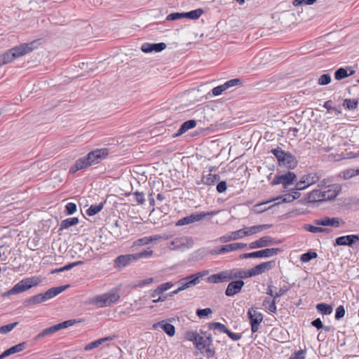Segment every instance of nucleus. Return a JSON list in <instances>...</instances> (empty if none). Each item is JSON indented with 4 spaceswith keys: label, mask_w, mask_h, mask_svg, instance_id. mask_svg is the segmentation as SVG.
<instances>
[{
    "label": "nucleus",
    "mask_w": 359,
    "mask_h": 359,
    "mask_svg": "<svg viewBox=\"0 0 359 359\" xmlns=\"http://www.w3.org/2000/svg\"><path fill=\"white\" fill-rule=\"evenodd\" d=\"M271 153L276 158L280 167L286 168L288 170H294L298 165L297 158L289 151H285L281 148L272 149Z\"/></svg>",
    "instance_id": "nucleus-3"
},
{
    "label": "nucleus",
    "mask_w": 359,
    "mask_h": 359,
    "mask_svg": "<svg viewBox=\"0 0 359 359\" xmlns=\"http://www.w3.org/2000/svg\"><path fill=\"white\" fill-rule=\"evenodd\" d=\"M77 210L76 204L74 203H68L65 205V212L68 215H72Z\"/></svg>",
    "instance_id": "nucleus-55"
},
{
    "label": "nucleus",
    "mask_w": 359,
    "mask_h": 359,
    "mask_svg": "<svg viewBox=\"0 0 359 359\" xmlns=\"http://www.w3.org/2000/svg\"><path fill=\"white\" fill-rule=\"evenodd\" d=\"M183 18L182 13H172L167 15L166 20L173 21Z\"/></svg>",
    "instance_id": "nucleus-61"
},
{
    "label": "nucleus",
    "mask_w": 359,
    "mask_h": 359,
    "mask_svg": "<svg viewBox=\"0 0 359 359\" xmlns=\"http://www.w3.org/2000/svg\"><path fill=\"white\" fill-rule=\"evenodd\" d=\"M105 203V201L101 202L99 204H93L91 205L87 210H86V214L88 216H94L98 212H100L104 208V205Z\"/></svg>",
    "instance_id": "nucleus-36"
},
{
    "label": "nucleus",
    "mask_w": 359,
    "mask_h": 359,
    "mask_svg": "<svg viewBox=\"0 0 359 359\" xmlns=\"http://www.w3.org/2000/svg\"><path fill=\"white\" fill-rule=\"evenodd\" d=\"M194 346L196 349L203 353L206 358H213L215 355V350L213 347V339L210 333L207 335L206 338L198 334Z\"/></svg>",
    "instance_id": "nucleus-4"
},
{
    "label": "nucleus",
    "mask_w": 359,
    "mask_h": 359,
    "mask_svg": "<svg viewBox=\"0 0 359 359\" xmlns=\"http://www.w3.org/2000/svg\"><path fill=\"white\" fill-rule=\"evenodd\" d=\"M317 257V252L313 250H310L301 255L300 260L302 262L306 263L310 262L311 259L316 258Z\"/></svg>",
    "instance_id": "nucleus-44"
},
{
    "label": "nucleus",
    "mask_w": 359,
    "mask_h": 359,
    "mask_svg": "<svg viewBox=\"0 0 359 359\" xmlns=\"http://www.w3.org/2000/svg\"><path fill=\"white\" fill-rule=\"evenodd\" d=\"M359 241L358 234H351L347 236H342L337 238L334 243V245H347L352 246Z\"/></svg>",
    "instance_id": "nucleus-13"
},
{
    "label": "nucleus",
    "mask_w": 359,
    "mask_h": 359,
    "mask_svg": "<svg viewBox=\"0 0 359 359\" xmlns=\"http://www.w3.org/2000/svg\"><path fill=\"white\" fill-rule=\"evenodd\" d=\"M116 336H108L106 337H103L101 339H99L97 340H95L94 341H92L88 344H86L84 347V350L86 351H90L93 348L99 347L101 344H102L104 342L112 341L115 339Z\"/></svg>",
    "instance_id": "nucleus-26"
},
{
    "label": "nucleus",
    "mask_w": 359,
    "mask_h": 359,
    "mask_svg": "<svg viewBox=\"0 0 359 359\" xmlns=\"http://www.w3.org/2000/svg\"><path fill=\"white\" fill-rule=\"evenodd\" d=\"M42 282V278L39 276H32L24 278L15 284L8 292V294H14L26 291L31 287L37 285Z\"/></svg>",
    "instance_id": "nucleus-5"
},
{
    "label": "nucleus",
    "mask_w": 359,
    "mask_h": 359,
    "mask_svg": "<svg viewBox=\"0 0 359 359\" xmlns=\"http://www.w3.org/2000/svg\"><path fill=\"white\" fill-rule=\"evenodd\" d=\"M220 177L219 175H212L209 173L207 175H203L202 177V182L206 185H213L217 181L219 180Z\"/></svg>",
    "instance_id": "nucleus-41"
},
{
    "label": "nucleus",
    "mask_w": 359,
    "mask_h": 359,
    "mask_svg": "<svg viewBox=\"0 0 359 359\" xmlns=\"http://www.w3.org/2000/svg\"><path fill=\"white\" fill-rule=\"evenodd\" d=\"M74 267V262H72V263H69L62 267L57 268V269H48V271L49 274H53L55 273H60V272H62L65 271L70 270Z\"/></svg>",
    "instance_id": "nucleus-46"
},
{
    "label": "nucleus",
    "mask_w": 359,
    "mask_h": 359,
    "mask_svg": "<svg viewBox=\"0 0 359 359\" xmlns=\"http://www.w3.org/2000/svg\"><path fill=\"white\" fill-rule=\"evenodd\" d=\"M271 227H272V224H269L252 226L249 228H247L246 230L244 229V235H245V236H247L255 234L262 231L269 229Z\"/></svg>",
    "instance_id": "nucleus-27"
},
{
    "label": "nucleus",
    "mask_w": 359,
    "mask_h": 359,
    "mask_svg": "<svg viewBox=\"0 0 359 359\" xmlns=\"http://www.w3.org/2000/svg\"><path fill=\"white\" fill-rule=\"evenodd\" d=\"M297 176L294 172L287 171L286 173L281 175L282 184L284 189H287L288 186L292 184L296 180Z\"/></svg>",
    "instance_id": "nucleus-28"
},
{
    "label": "nucleus",
    "mask_w": 359,
    "mask_h": 359,
    "mask_svg": "<svg viewBox=\"0 0 359 359\" xmlns=\"http://www.w3.org/2000/svg\"><path fill=\"white\" fill-rule=\"evenodd\" d=\"M245 283L243 280H236L231 281L225 290V294L227 297H233L235 294L239 293L243 287L244 286Z\"/></svg>",
    "instance_id": "nucleus-12"
},
{
    "label": "nucleus",
    "mask_w": 359,
    "mask_h": 359,
    "mask_svg": "<svg viewBox=\"0 0 359 359\" xmlns=\"http://www.w3.org/2000/svg\"><path fill=\"white\" fill-rule=\"evenodd\" d=\"M210 330L218 331L221 333H226L228 328L222 323L219 322H212L208 324Z\"/></svg>",
    "instance_id": "nucleus-37"
},
{
    "label": "nucleus",
    "mask_w": 359,
    "mask_h": 359,
    "mask_svg": "<svg viewBox=\"0 0 359 359\" xmlns=\"http://www.w3.org/2000/svg\"><path fill=\"white\" fill-rule=\"evenodd\" d=\"M317 311L323 315H330L332 313L333 308L326 303H319L316 305Z\"/></svg>",
    "instance_id": "nucleus-39"
},
{
    "label": "nucleus",
    "mask_w": 359,
    "mask_h": 359,
    "mask_svg": "<svg viewBox=\"0 0 359 359\" xmlns=\"http://www.w3.org/2000/svg\"><path fill=\"white\" fill-rule=\"evenodd\" d=\"M321 198H323L322 191L318 189H314L310 193L307 194L306 197L301 199L300 201L302 204L322 203L323 201H321Z\"/></svg>",
    "instance_id": "nucleus-17"
},
{
    "label": "nucleus",
    "mask_w": 359,
    "mask_h": 359,
    "mask_svg": "<svg viewBox=\"0 0 359 359\" xmlns=\"http://www.w3.org/2000/svg\"><path fill=\"white\" fill-rule=\"evenodd\" d=\"M322 194H323V198H321V201H323V202L327 201H332L337 197V196L339 194V190L336 191V190L328 189L327 191H322Z\"/></svg>",
    "instance_id": "nucleus-42"
},
{
    "label": "nucleus",
    "mask_w": 359,
    "mask_h": 359,
    "mask_svg": "<svg viewBox=\"0 0 359 359\" xmlns=\"http://www.w3.org/2000/svg\"><path fill=\"white\" fill-rule=\"evenodd\" d=\"M69 287V285L51 287L46 290V299H51L60 294Z\"/></svg>",
    "instance_id": "nucleus-29"
},
{
    "label": "nucleus",
    "mask_w": 359,
    "mask_h": 359,
    "mask_svg": "<svg viewBox=\"0 0 359 359\" xmlns=\"http://www.w3.org/2000/svg\"><path fill=\"white\" fill-rule=\"evenodd\" d=\"M304 229L311 232V233H330L331 232V229L327 228H323L320 226H316L309 224H306L304 225Z\"/></svg>",
    "instance_id": "nucleus-35"
},
{
    "label": "nucleus",
    "mask_w": 359,
    "mask_h": 359,
    "mask_svg": "<svg viewBox=\"0 0 359 359\" xmlns=\"http://www.w3.org/2000/svg\"><path fill=\"white\" fill-rule=\"evenodd\" d=\"M248 317L251 325L252 332H257L260 323L263 320V315L260 312L257 311L255 308H251L248 311Z\"/></svg>",
    "instance_id": "nucleus-9"
},
{
    "label": "nucleus",
    "mask_w": 359,
    "mask_h": 359,
    "mask_svg": "<svg viewBox=\"0 0 359 359\" xmlns=\"http://www.w3.org/2000/svg\"><path fill=\"white\" fill-rule=\"evenodd\" d=\"M304 180L305 184L308 187L316 183L319 180V177L316 173H309L302 177Z\"/></svg>",
    "instance_id": "nucleus-40"
},
{
    "label": "nucleus",
    "mask_w": 359,
    "mask_h": 359,
    "mask_svg": "<svg viewBox=\"0 0 359 359\" xmlns=\"http://www.w3.org/2000/svg\"><path fill=\"white\" fill-rule=\"evenodd\" d=\"M226 90V89L224 85L222 84V85H219L218 86L213 88V89L212 90V93L213 95L218 96V95H220Z\"/></svg>",
    "instance_id": "nucleus-62"
},
{
    "label": "nucleus",
    "mask_w": 359,
    "mask_h": 359,
    "mask_svg": "<svg viewBox=\"0 0 359 359\" xmlns=\"http://www.w3.org/2000/svg\"><path fill=\"white\" fill-rule=\"evenodd\" d=\"M247 247L246 243H233L230 244H226L224 245H221L219 247V252L220 254H224L226 252H232L237 250L238 249H243Z\"/></svg>",
    "instance_id": "nucleus-24"
},
{
    "label": "nucleus",
    "mask_w": 359,
    "mask_h": 359,
    "mask_svg": "<svg viewBox=\"0 0 359 359\" xmlns=\"http://www.w3.org/2000/svg\"><path fill=\"white\" fill-rule=\"evenodd\" d=\"M45 40L43 38H40L29 43H21L0 55V59L3 65L8 64L15 59L25 55L39 47L42 46Z\"/></svg>",
    "instance_id": "nucleus-2"
},
{
    "label": "nucleus",
    "mask_w": 359,
    "mask_h": 359,
    "mask_svg": "<svg viewBox=\"0 0 359 359\" xmlns=\"http://www.w3.org/2000/svg\"><path fill=\"white\" fill-rule=\"evenodd\" d=\"M306 351L299 350L297 352L294 353L290 357L291 359H305Z\"/></svg>",
    "instance_id": "nucleus-64"
},
{
    "label": "nucleus",
    "mask_w": 359,
    "mask_h": 359,
    "mask_svg": "<svg viewBox=\"0 0 359 359\" xmlns=\"http://www.w3.org/2000/svg\"><path fill=\"white\" fill-rule=\"evenodd\" d=\"M355 73V71L351 67L347 66L337 69L334 72V76L335 80L340 81L353 75Z\"/></svg>",
    "instance_id": "nucleus-19"
},
{
    "label": "nucleus",
    "mask_w": 359,
    "mask_h": 359,
    "mask_svg": "<svg viewBox=\"0 0 359 359\" xmlns=\"http://www.w3.org/2000/svg\"><path fill=\"white\" fill-rule=\"evenodd\" d=\"M278 199H281L282 203H291L294 201L292 199V194L290 193L280 196L277 197L276 198L273 199L272 201H275V200H278Z\"/></svg>",
    "instance_id": "nucleus-59"
},
{
    "label": "nucleus",
    "mask_w": 359,
    "mask_h": 359,
    "mask_svg": "<svg viewBox=\"0 0 359 359\" xmlns=\"http://www.w3.org/2000/svg\"><path fill=\"white\" fill-rule=\"evenodd\" d=\"M79 222L78 217H69L62 221L58 231L67 229L72 226L76 225Z\"/></svg>",
    "instance_id": "nucleus-33"
},
{
    "label": "nucleus",
    "mask_w": 359,
    "mask_h": 359,
    "mask_svg": "<svg viewBox=\"0 0 359 359\" xmlns=\"http://www.w3.org/2000/svg\"><path fill=\"white\" fill-rule=\"evenodd\" d=\"M314 224L318 226L339 227L344 222L339 217H325L317 219L313 221Z\"/></svg>",
    "instance_id": "nucleus-11"
},
{
    "label": "nucleus",
    "mask_w": 359,
    "mask_h": 359,
    "mask_svg": "<svg viewBox=\"0 0 359 359\" xmlns=\"http://www.w3.org/2000/svg\"><path fill=\"white\" fill-rule=\"evenodd\" d=\"M280 241H277L276 238H273L271 236H263L259 239L253 241L249 244L250 249H256V248H262L268 247L272 245H276L279 243Z\"/></svg>",
    "instance_id": "nucleus-10"
},
{
    "label": "nucleus",
    "mask_w": 359,
    "mask_h": 359,
    "mask_svg": "<svg viewBox=\"0 0 359 359\" xmlns=\"http://www.w3.org/2000/svg\"><path fill=\"white\" fill-rule=\"evenodd\" d=\"M79 322H81V320H76V319H72V320H65L64 322H62V323H58V327L60 330H62V329H65V328H67L70 326H72L74 325V324L77 323H79Z\"/></svg>",
    "instance_id": "nucleus-51"
},
{
    "label": "nucleus",
    "mask_w": 359,
    "mask_h": 359,
    "mask_svg": "<svg viewBox=\"0 0 359 359\" xmlns=\"http://www.w3.org/2000/svg\"><path fill=\"white\" fill-rule=\"evenodd\" d=\"M208 283H219L231 280L229 270L212 274L207 278Z\"/></svg>",
    "instance_id": "nucleus-18"
},
{
    "label": "nucleus",
    "mask_w": 359,
    "mask_h": 359,
    "mask_svg": "<svg viewBox=\"0 0 359 359\" xmlns=\"http://www.w3.org/2000/svg\"><path fill=\"white\" fill-rule=\"evenodd\" d=\"M208 270L197 272L196 273L191 274L180 279L178 283L180 285L181 290H186L191 286H194L200 283V279L208 274Z\"/></svg>",
    "instance_id": "nucleus-7"
},
{
    "label": "nucleus",
    "mask_w": 359,
    "mask_h": 359,
    "mask_svg": "<svg viewBox=\"0 0 359 359\" xmlns=\"http://www.w3.org/2000/svg\"><path fill=\"white\" fill-rule=\"evenodd\" d=\"M244 236V229H239L219 237V241L221 243H228L231 241H236Z\"/></svg>",
    "instance_id": "nucleus-23"
},
{
    "label": "nucleus",
    "mask_w": 359,
    "mask_h": 359,
    "mask_svg": "<svg viewBox=\"0 0 359 359\" xmlns=\"http://www.w3.org/2000/svg\"><path fill=\"white\" fill-rule=\"evenodd\" d=\"M198 334V333L197 332L187 331L184 333V338L188 341H193V343L194 344L195 341H196Z\"/></svg>",
    "instance_id": "nucleus-56"
},
{
    "label": "nucleus",
    "mask_w": 359,
    "mask_h": 359,
    "mask_svg": "<svg viewBox=\"0 0 359 359\" xmlns=\"http://www.w3.org/2000/svg\"><path fill=\"white\" fill-rule=\"evenodd\" d=\"M345 315V309L344 306H339L335 311L334 318L337 320L341 319Z\"/></svg>",
    "instance_id": "nucleus-57"
},
{
    "label": "nucleus",
    "mask_w": 359,
    "mask_h": 359,
    "mask_svg": "<svg viewBox=\"0 0 359 359\" xmlns=\"http://www.w3.org/2000/svg\"><path fill=\"white\" fill-rule=\"evenodd\" d=\"M133 195L135 196V201H137V203L138 204L142 205L144 203L145 198H144V194L143 192H140L138 191H136L135 192L133 193Z\"/></svg>",
    "instance_id": "nucleus-58"
},
{
    "label": "nucleus",
    "mask_w": 359,
    "mask_h": 359,
    "mask_svg": "<svg viewBox=\"0 0 359 359\" xmlns=\"http://www.w3.org/2000/svg\"><path fill=\"white\" fill-rule=\"evenodd\" d=\"M229 272L230 276V280H233L236 278L242 280L252 277V276L250 274V270L245 271L242 269L235 268L229 270Z\"/></svg>",
    "instance_id": "nucleus-21"
},
{
    "label": "nucleus",
    "mask_w": 359,
    "mask_h": 359,
    "mask_svg": "<svg viewBox=\"0 0 359 359\" xmlns=\"http://www.w3.org/2000/svg\"><path fill=\"white\" fill-rule=\"evenodd\" d=\"M359 175V168L357 169H346L340 173V176L344 180H348Z\"/></svg>",
    "instance_id": "nucleus-43"
},
{
    "label": "nucleus",
    "mask_w": 359,
    "mask_h": 359,
    "mask_svg": "<svg viewBox=\"0 0 359 359\" xmlns=\"http://www.w3.org/2000/svg\"><path fill=\"white\" fill-rule=\"evenodd\" d=\"M243 83V80L239 78L232 79L226 81L224 85L227 90L228 88L236 86H241Z\"/></svg>",
    "instance_id": "nucleus-48"
},
{
    "label": "nucleus",
    "mask_w": 359,
    "mask_h": 359,
    "mask_svg": "<svg viewBox=\"0 0 359 359\" xmlns=\"http://www.w3.org/2000/svg\"><path fill=\"white\" fill-rule=\"evenodd\" d=\"M212 313V310L210 308L198 309L196 311V314L199 318H204Z\"/></svg>",
    "instance_id": "nucleus-50"
},
{
    "label": "nucleus",
    "mask_w": 359,
    "mask_h": 359,
    "mask_svg": "<svg viewBox=\"0 0 359 359\" xmlns=\"http://www.w3.org/2000/svg\"><path fill=\"white\" fill-rule=\"evenodd\" d=\"M167 46L165 43H144L141 46V50L145 53H149L153 51L159 53L166 48Z\"/></svg>",
    "instance_id": "nucleus-16"
},
{
    "label": "nucleus",
    "mask_w": 359,
    "mask_h": 359,
    "mask_svg": "<svg viewBox=\"0 0 359 359\" xmlns=\"http://www.w3.org/2000/svg\"><path fill=\"white\" fill-rule=\"evenodd\" d=\"M27 344L26 341L19 343L15 346H13L11 347L8 348L6 350H5L4 351L5 355H6L8 357L14 353L21 352V351H24L27 348Z\"/></svg>",
    "instance_id": "nucleus-30"
},
{
    "label": "nucleus",
    "mask_w": 359,
    "mask_h": 359,
    "mask_svg": "<svg viewBox=\"0 0 359 359\" xmlns=\"http://www.w3.org/2000/svg\"><path fill=\"white\" fill-rule=\"evenodd\" d=\"M109 154V149L107 147L93 149L86 156L79 158L70 167L69 172L74 174L79 170H83L98 164L106 159Z\"/></svg>",
    "instance_id": "nucleus-1"
},
{
    "label": "nucleus",
    "mask_w": 359,
    "mask_h": 359,
    "mask_svg": "<svg viewBox=\"0 0 359 359\" xmlns=\"http://www.w3.org/2000/svg\"><path fill=\"white\" fill-rule=\"evenodd\" d=\"M133 261H136L134 254L120 255L115 259L114 265L116 267L122 268L127 266Z\"/></svg>",
    "instance_id": "nucleus-20"
},
{
    "label": "nucleus",
    "mask_w": 359,
    "mask_h": 359,
    "mask_svg": "<svg viewBox=\"0 0 359 359\" xmlns=\"http://www.w3.org/2000/svg\"><path fill=\"white\" fill-rule=\"evenodd\" d=\"M158 238H159L158 236H146V237H143V238L138 239L136 241V243L138 245H145L150 243L153 241L157 240Z\"/></svg>",
    "instance_id": "nucleus-47"
},
{
    "label": "nucleus",
    "mask_w": 359,
    "mask_h": 359,
    "mask_svg": "<svg viewBox=\"0 0 359 359\" xmlns=\"http://www.w3.org/2000/svg\"><path fill=\"white\" fill-rule=\"evenodd\" d=\"M269 201H266L264 203H262L259 204H257L254 206V210L257 213L263 212L269 209H270L271 207H273L275 205H278L280 203H275L274 205L270 206V207H266L265 205H266Z\"/></svg>",
    "instance_id": "nucleus-49"
},
{
    "label": "nucleus",
    "mask_w": 359,
    "mask_h": 359,
    "mask_svg": "<svg viewBox=\"0 0 359 359\" xmlns=\"http://www.w3.org/2000/svg\"><path fill=\"white\" fill-rule=\"evenodd\" d=\"M18 324V322L13 323H9L0 327V333L1 334H7L11 330H13Z\"/></svg>",
    "instance_id": "nucleus-52"
},
{
    "label": "nucleus",
    "mask_w": 359,
    "mask_h": 359,
    "mask_svg": "<svg viewBox=\"0 0 359 359\" xmlns=\"http://www.w3.org/2000/svg\"><path fill=\"white\" fill-rule=\"evenodd\" d=\"M154 278H149L144 280H139L136 285H134V287H142L145 285H147L151 283H153Z\"/></svg>",
    "instance_id": "nucleus-63"
},
{
    "label": "nucleus",
    "mask_w": 359,
    "mask_h": 359,
    "mask_svg": "<svg viewBox=\"0 0 359 359\" xmlns=\"http://www.w3.org/2000/svg\"><path fill=\"white\" fill-rule=\"evenodd\" d=\"M74 267V262H72V263H69L62 267L57 268V269H48V271L49 274H53L55 273H60V272H62L65 271L70 270Z\"/></svg>",
    "instance_id": "nucleus-45"
},
{
    "label": "nucleus",
    "mask_w": 359,
    "mask_h": 359,
    "mask_svg": "<svg viewBox=\"0 0 359 359\" xmlns=\"http://www.w3.org/2000/svg\"><path fill=\"white\" fill-rule=\"evenodd\" d=\"M153 327L156 329L161 327L169 337H173L175 334V327L173 325L167 323L165 320H161L153 325Z\"/></svg>",
    "instance_id": "nucleus-22"
},
{
    "label": "nucleus",
    "mask_w": 359,
    "mask_h": 359,
    "mask_svg": "<svg viewBox=\"0 0 359 359\" xmlns=\"http://www.w3.org/2000/svg\"><path fill=\"white\" fill-rule=\"evenodd\" d=\"M219 211H210V212H201L198 213H193L189 216L184 217L180 219H179L176 223L175 226H184L192 224L195 222H198L206 216H213L217 215Z\"/></svg>",
    "instance_id": "nucleus-8"
},
{
    "label": "nucleus",
    "mask_w": 359,
    "mask_h": 359,
    "mask_svg": "<svg viewBox=\"0 0 359 359\" xmlns=\"http://www.w3.org/2000/svg\"><path fill=\"white\" fill-rule=\"evenodd\" d=\"M196 126V121L194 119H190L188 121H184L181 126L180 129L177 130V132L172 135L173 137H177L184 133H186L187 130L192 129L195 128Z\"/></svg>",
    "instance_id": "nucleus-25"
},
{
    "label": "nucleus",
    "mask_w": 359,
    "mask_h": 359,
    "mask_svg": "<svg viewBox=\"0 0 359 359\" xmlns=\"http://www.w3.org/2000/svg\"><path fill=\"white\" fill-rule=\"evenodd\" d=\"M204 13V11L202 8H197L195 10H192L189 12L182 13L183 18H189L191 20H198L203 14Z\"/></svg>",
    "instance_id": "nucleus-31"
},
{
    "label": "nucleus",
    "mask_w": 359,
    "mask_h": 359,
    "mask_svg": "<svg viewBox=\"0 0 359 359\" xmlns=\"http://www.w3.org/2000/svg\"><path fill=\"white\" fill-rule=\"evenodd\" d=\"M282 252L283 250L279 248H265L258 251L242 254L240 255V258H268L276 256Z\"/></svg>",
    "instance_id": "nucleus-6"
},
{
    "label": "nucleus",
    "mask_w": 359,
    "mask_h": 359,
    "mask_svg": "<svg viewBox=\"0 0 359 359\" xmlns=\"http://www.w3.org/2000/svg\"><path fill=\"white\" fill-rule=\"evenodd\" d=\"M290 287H291L290 286L284 285L283 287L280 288L278 292H277L274 294L273 298L278 299L280 297L284 295L290 289Z\"/></svg>",
    "instance_id": "nucleus-60"
},
{
    "label": "nucleus",
    "mask_w": 359,
    "mask_h": 359,
    "mask_svg": "<svg viewBox=\"0 0 359 359\" xmlns=\"http://www.w3.org/2000/svg\"><path fill=\"white\" fill-rule=\"evenodd\" d=\"M330 82L331 76L329 74H324L321 75L318 80V83L320 86L328 85Z\"/></svg>",
    "instance_id": "nucleus-54"
},
{
    "label": "nucleus",
    "mask_w": 359,
    "mask_h": 359,
    "mask_svg": "<svg viewBox=\"0 0 359 359\" xmlns=\"http://www.w3.org/2000/svg\"><path fill=\"white\" fill-rule=\"evenodd\" d=\"M120 299V295L117 292H111L99 296L97 297V302L100 303L101 306H109L116 303Z\"/></svg>",
    "instance_id": "nucleus-14"
},
{
    "label": "nucleus",
    "mask_w": 359,
    "mask_h": 359,
    "mask_svg": "<svg viewBox=\"0 0 359 359\" xmlns=\"http://www.w3.org/2000/svg\"><path fill=\"white\" fill-rule=\"evenodd\" d=\"M173 286L172 282H166L158 285L151 294V297H154L161 294L165 291L169 290Z\"/></svg>",
    "instance_id": "nucleus-32"
},
{
    "label": "nucleus",
    "mask_w": 359,
    "mask_h": 359,
    "mask_svg": "<svg viewBox=\"0 0 359 359\" xmlns=\"http://www.w3.org/2000/svg\"><path fill=\"white\" fill-rule=\"evenodd\" d=\"M43 302H45V293H40L27 299L25 302V306L37 304Z\"/></svg>",
    "instance_id": "nucleus-34"
},
{
    "label": "nucleus",
    "mask_w": 359,
    "mask_h": 359,
    "mask_svg": "<svg viewBox=\"0 0 359 359\" xmlns=\"http://www.w3.org/2000/svg\"><path fill=\"white\" fill-rule=\"evenodd\" d=\"M358 103V99L346 98L344 100L342 106L345 109L354 110L357 109Z\"/></svg>",
    "instance_id": "nucleus-38"
},
{
    "label": "nucleus",
    "mask_w": 359,
    "mask_h": 359,
    "mask_svg": "<svg viewBox=\"0 0 359 359\" xmlns=\"http://www.w3.org/2000/svg\"><path fill=\"white\" fill-rule=\"evenodd\" d=\"M276 263L275 261H268L266 262L261 263L255 267L252 268L250 274L252 277L262 274L265 271H269L274 267Z\"/></svg>",
    "instance_id": "nucleus-15"
},
{
    "label": "nucleus",
    "mask_w": 359,
    "mask_h": 359,
    "mask_svg": "<svg viewBox=\"0 0 359 359\" xmlns=\"http://www.w3.org/2000/svg\"><path fill=\"white\" fill-rule=\"evenodd\" d=\"M153 254V251L151 250L147 249L140 252L138 253L134 254L135 259L137 260L142 258H148L151 257Z\"/></svg>",
    "instance_id": "nucleus-53"
}]
</instances>
